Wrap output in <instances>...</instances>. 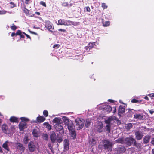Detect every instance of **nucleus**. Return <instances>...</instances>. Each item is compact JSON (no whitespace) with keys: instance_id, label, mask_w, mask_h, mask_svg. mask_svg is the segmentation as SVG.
<instances>
[{"instance_id":"obj_46","label":"nucleus","mask_w":154,"mask_h":154,"mask_svg":"<svg viewBox=\"0 0 154 154\" xmlns=\"http://www.w3.org/2000/svg\"><path fill=\"white\" fill-rule=\"evenodd\" d=\"M24 11L26 15H29V10H28L26 8H25L24 10Z\"/></svg>"},{"instance_id":"obj_45","label":"nucleus","mask_w":154,"mask_h":154,"mask_svg":"<svg viewBox=\"0 0 154 154\" xmlns=\"http://www.w3.org/2000/svg\"><path fill=\"white\" fill-rule=\"evenodd\" d=\"M43 114L45 117H47L48 116V111L46 110H44L43 112Z\"/></svg>"},{"instance_id":"obj_30","label":"nucleus","mask_w":154,"mask_h":154,"mask_svg":"<svg viewBox=\"0 0 154 154\" xmlns=\"http://www.w3.org/2000/svg\"><path fill=\"white\" fill-rule=\"evenodd\" d=\"M125 139L123 138H119L116 140V143H124Z\"/></svg>"},{"instance_id":"obj_47","label":"nucleus","mask_w":154,"mask_h":154,"mask_svg":"<svg viewBox=\"0 0 154 154\" xmlns=\"http://www.w3.org/2000/svg\"><path fill=\"white\" fill-rule=\"evenodd\" d=\"M23 32H22L20 30H18L17 31L16 33V35H20L21 34L23 33Z\"/></svg>"},{"instance_id":"obj_37","label":"nucleus","mask_w":154,"mask_h":154,"mask_svg":"<svg viewBox=\"0 0 154 154\" xmlns=\"http://www.w3.org/2000/svg\"><path fill=\"white\" fill-rule=\"evenodd\" d=\"M133 145L138 149L140 148L141 147V144L140 143H137L136 140L135 142H134Z\"/></svg>"},{"instance_id":"obj_56","label":"nucleus","mask_w":154,"mask_h":154,"mask_svg":"<svg viewBox=\"0 0 154 154\" xmlns=\"http://www.w3.org/2000/svg\"><path fill=\"white\" fill-rule=\"evenodd\" d=\"M150 143L152 145H154V138H153L152 139Z\"/></svg>"},{"instance_id":"obj_5","label":"nucleus","mask_w":154,"mask_h":154,"mask_svg":"<svg viewBox=\"0 0 154 154\" xmlns=\"http://www.w3.org/2000/svg\"><path fill=\"white\" fill-rule=\"evenodd\" d=\"M126 150L125 147L121 145H119L115 149V153L120 154L124 152Z\"/></svg>"},{"instance_id":"obj_22","label":"nucleus","mask_w":154,"mask_h":154,"mask_svg":"<svg viewBox=\"0 0 154 154\" xmlns=\"http://www.w3.org/2000/svg\"><path fill=\"white\" fill-rule=\"evenodd\" d=\"M150 139V136L149 135L145 136L143 139V142L144 143L147 144L149 143Z\"/></svg>"},{"instance_id":"obj_55","label":"nucleus","mask_w":154,"mask_h":154,"mask_svg":"<svg viewBox=\"0 0 154 154\" xmlns=\"http://www.w3.org/2000/svg\"><path fill=\"white\" fill-rule=\"evenodd\" d=\"M23 34H24L25 35H26V36L27 37V38H28L30 39H31V37H30V36L29 35H28V34H26V33H25L24 32H23Z\"/></svg>"},{"instance_id":"obj_17","label":"nucleus","mask_w":154,"mask_h":154,"mask_svg":"<svg viewBox=\"0 0 154 154\" xmlns=\"http://www.w3.org/2000/svg\"><path fill=\"white\" fill-rule=\"evenodd\" d=\"M93 42H90L87 46H86L85 47V51H89L90 49H91L93 47Z\"/></svg>"},{"instance_id":"obj_28","label":"nucleus","mask_w":154,"mask_h":154,"mask_svg":"<svg viewBox=\"0 0 154 154\" xmlns=\"http://www.w3.org/2000/svg\"><path fill=\"white\" fill-rule=\"evenodd\" d=\"M45 118L43 116H40L37 118V121L39 122H42L45 120Z\"/></svg>"},{"instance_id":"obj_54","label":"nucleus","mask_w":154,"mask_h":154,"mask_svg":"<svg viewBox=\"0 0 154 154\" xmlns=\"http://www.w3.org/2000/svg\"><path fill=\"white\" fill-rule=\"evenodd\" d=\"M137 102H138L137 100L136 99H132L131 100V102L132 103H137Z\"/></svg>"},{"instance_id":"obj_60","label":"nucleus","mask_w":154,"mask_h":154,"mask_svg":"<svg viewBox=\"0 0 154 154\" xmlns=\"http://www.w3.org/2000/svg\"><path fill=\"white\" fill-rule=\"evenodd\" d=\"M150 97H154V93H152L149 95Z\"/></svg>"},{"instance_id":"obj_26","label":"nucleus","mask_w":154,"mask_h":154,"mask_svg":"<svg viewBox=\"0 0 154 154\" xmlns=\"http://www.w3.org/2000/svg\"><path fill=\"white\" fill-rule=\"evenodd\" d=\"M17 148L22 152L25 149V148L23 147V145L20 143L18 144Z\"/></svg>"},{"instance_id":"obj_57","label":"nucleus","mask_w":154,"mask_h":154,"mask_svg":"<svg viewBox=\"0 0 154 154\" xmlns=\"http://www.w3.org/2000/svg\"><path fill=\"white\" fill-rule=\"evenodd\" d=\"M10 4L11 5V8H13L15 6V5L14 3L12 2H10Z\"/></svg>"},{"instance_id":"obj_39","label":"nucleus","mask_w":154,"mask_h":154,"mask_svg":"<svg viewBox=\"0 0 154 154\" xmlns=\"http://www.w3.org/2000/svg\"><path fill=\"white\" fill-rule=\"evenodd\" d=\"M42 137L45 140H48V136L47 134H43Z\"/></svg>"},{"instance_id":"obj_42","label":"nucleus","mask_w":154,"mask_h":154,"mask_svg":"<svg viewBox=\"0 0 154 154\" xmlns=\"http://www.w3.org/2000/svg\"><path fill=\"white\" fill-rule=\"evenodd\" d=\"M44 125H46V127L49 130H51V128L50 125L48 123H44Z\"/></svg>"},{"instance_id":"obj_1","label":"nucleus","mask_w":154,"mask_h":154,"mask_svg":"<svg viewBox=\"0 0 154 154\" xmlns=\"http://www.w3.org/2000/svg\"><path fill=\"white\" fill-rule=\"evenodd\" d=\"M84 120L82 118L76 119L75 123L77 129L79 130L82 129L84 126Z\"/></svg>"},{"instance_id":"obj_18","label":"nucleus","mask_w":154,"mask_h":154,"mask_svg":"<svg viewBox=\"0 0 154 154\" xmlns=\"http://www.w3.org/2000/svg\"><path fill=\"white\" fill-rule=\"evenodd\" d=\"M69 142L67 139H65L64 140V149L67 150L69 149Z\"/></svg>"},{"instance_id":"obj_64","label":"nucleus","mask_w":154,"mask_h":154,"mask_svg":"<svg viewBox=\"0 0 154 154\" xmlns=\"http://www.w3.org/2000/svg\"><path fill=\"white\" fill-rule=\"evenodd\" d=\"M144 99H145L146 100H149V98L147 96H146L144 97Z\"/></svg>"},{"instance_id":"obj_24","label":"nucleus","mask_w":154,"mask_h":154,"mask_svg":"<svg viewBox=\"0 0 154 154\" xmlns=\"http://www.w3.org/2000/svg\"><path fill=\"white\" fill-rule=\"evenodd\" d=\"M125 108L124 106H120L119 107L118 110L119 113H123L125 112Z\"/></svg>"},{"instance_id":"obj_53","label":"nucleus","mask_w":154,"mask_h":154,"mask_svg":"<svg viewBox=\"0 0 154 154\" xmlns=\"http://www.w3.org/2000/svg\"><path fill=\"white\" fill-rule=\"evenodd\" d=\"M59 46L60 45L59 44H56L53 46V47L54 48H58L59 47Z\"/></svg>"},{"instance_id":"obj_62","label":"nucleus","mask_w":154,"mask_h":154,"mask_svg":"<svg viewBox=\"0 0 154 154\" xmlns=\"http://www.w3.org/2000/svg\"><path fill=\"white\" fill-rule=\"evenodd\" d=\"M16 35V33H15L14 32H13L11 34V36L12 37H13L14 36V35Z\"/></svg>"},{"instance_id":"obj_10","label":"nucleus","mask_w":154,"mask_h":154,"mask_svg":"<svg viewBox=\"0 0 154 154\" xmlns=\"http://www.w3.org/2000/svg\"><path fill=\"white\" fill-rule=\"evenodd\" d=\"M11 144V142L8 141H6L2 145V147L5 150L9 151V146Z\"/></svg>"},{"instance_id":"obj_12","label":"nucleus","mask_w":154,"mask_h":154,"mask_svg":"<svg viewBox=\"0 0 154 154\" xmlns=\"http://www.w3.org/2000/svg\"><path fill=\"white\" fill-rule=\"evenodd\" d=\"M2 128L3 132L6 134L9 133V131L8 129V126L7 125L5 124L2 125Z\"/></svg>"},{"instance_id":"obj_13","label":"nucleus","mask_w":154,"mask_h":154,"mask_svg":"<svg viewBox=\"0 0 154 154\" xmlns=\"http://www.w3.org/2000/svg\"><path fill=\"white\" fill-rule=\"evenodd\" d=\"M26 123L25 122L21 121L19 124V128L20 131L23 130L26 127Z\"/></svg>"},{"instance_id":"obj_2","label":"nucleus","mask_w":154,"mask_h":154,"mask_svg":"<svg viewBox=\"0 0 154 154\" xmlns=\"http://www.w3.org/2000/svg\"><path fill=\"white\" fill-rule=\"evenodd\" d=\"M103 144L104 148L108 151H111V148L112 146V142H110L109 140H103Z\"/></svg>"},{"instance_id":"obj_44","label":"nucleus","mask_w":154,"mask_h":154,"mask_svg":"<svg viewBox=\"0 0 154 154\" xmlns=\"http://www.w3.org/2000/svg\"><path fill=\"white\" fill-rule=\"evenodd\" d=\"M132 127V125L131 123H129L127 124L126 126V127L127 129H129L131 128Z\"/></svg>"},{"instance_id":"obj_14","label":"nucleus","mask_w":154,"mask_h":154,"mask_svg":"<svg viewBox=\"0 0 154 154\" xmlns=\"http://www.w3.org/2000/svg\"><path fill=\"white\" fill-rule=\"evenodd\" d=\"M57 136L54 132H52L50 135V139L51 142L54 143L56 140Z\"/></svg>"},{"instance_id":"obj_3","label":"nucleus","mask_w":154,"mask_h":154,"mask_svg":"<svg viewBox=\"0 0 154 154\" xmlns=\"http://www.w3.org/2000/svg\"><path fill=\"white\" fill-rule=\"evenodd\" d=\"M58 24L65 26H69L73 25V22L70 20H67L64 19H60L58 20Z\"/></svg>"},{"instance_id":"obj_36","label":"nucleus","mask_w":154,"mask_h":154,"mask_svg":"<svg viewBox=\"0 0 154 154\" xmlns=\"http://www.w3.org/2000/svg\"><path fill=\"white\" fill-rule=\"evenodd\" d=\"M56 140H57V142L59 143L61 142L63 140L62 137L60 136L58 134L57 136Z\"/></svg>"},{"instance_id":"obj_49","label":"nucleus","mask_w":154,"mask_h":154,"mask_svg":"<svg viewBox=\"0 0 154 154\" xmlns=\"http://www.w3.org/2000/svg\"><path fill=\"white\" fill-rule=\"evenodd\" d=\"M7 12V11L5 10L0 11V15L5 14Z\"/></svg>"},{"instance_id":"obj_41","label":"nucleus","mask_w":154,"mask_h":154,"mask_svg":"<svg viewBox=\"0 0 154 154\" xmlns=\"http://www.w3.org/2000/svg\"><path fill=\"white\" fill-rule=\"evenodd\" d=\"M48 146L51 151H53V145H52L50 143H48Z\"/></svg>"},{"instance_id":"obj_6","label":"nucleus","mask_w":154,"mask_h":154,"mask_svg":"<svg viewBox=\"0 0 154 154\" xmlns=\"http://www.w3.org/2000/svg\"><path fill=\"white\" fill-rule=\"evenodd\" d=\"M135 135L136 138L137 140H141L143 136V131H136L135 133Z\"/></svg>"},{"instance_id":"obj_33","label":"nucleus","mask_w":154,"mask_h":154,"mask_svg":"<svg viewBox=\"0 0 154 154\" xmlns=\"http://www.w3.org/2000/svg\"><path fill=\"white\" fill-rule=\"evenodd\" d=\"M29 140V139L28 138V135H25L23 139L24 143L25 144H27Z\"/></svg>"},{"instance_id":"obj_59","label":"nucleus","mask_w":154,"mask_h":154,"mask_svg":"<svg viewBox=\"0 0 154 154\" xmlns=\"http://www.w3.org/2000/svg\"><path fill=\"white\" fill-rule=\"evenodd\" d=\"M58 31H61V32H65L66 31V30L65 29H59Z\"/></svg>"},{"instance_id":"obj_51","label":"nucleus","mask_w":154,"mask_h":154,"mask_svg":"<svg viewBox=\"0 0 154 154\" xmlns=\"http://www.w3.org/2000/svg\"><path fill=\"white\" fill-rule=\"evenodd\" d=\"M85 10H86V11L87 12H89L90 11V8L88 6L85 7Z\"/></svg>"},{"instance_id":"obj_20","label":"nucleus","mask_w":154,"mask_h":154,"mask_svg":"<svg viewBox=\"0 0 154 154\" xmlns=\"http://www.w3.org/2000/svg\"><path fill=\"white\" fill-rule=\"evenodd\" d=\"M57 131H60L63 129V127L60 123L57 125H54Z\"/></svg>"},{"instance_id":"obj_9","label":"nucleus","mask_w":154,"mask_h":154,"mask_svg":"<svg viewBox=\"0 0 154 154\" xmlns=\"http://www.w3.org/2000/svg\"><path fill=\"white\" fill-rule=\"evenodd\" d=\"M28 148L29 151L31 152H34L36 148V147L34 143L32 141H30L28 144Z\"/></svg>"},{"instance_id":"obj_16","label":"nucleus","mask_w":154,"mask_h":154,"mask_svg":"<svg viewBox=\"0 0 154 154\" xmlns=\"http://www.w3.org/2000/svg\"><path fill=\"white\" fill-rule=\"evenodd\" d=\"M126 111H128L127 113V115L128 117H131L132 116V115L134 113V112L135 111L132 109H127Z\"/></svg>"},{"instance_id":"obj_21","label":"nucleus","mask_w":154,"mask_h":154,"mask_svg":"<svg viewBox=\"0 0 154 154\" xmlns=\"http://www.w3.org/2000/svg\"><path fill=\"white\" fill-rule=\"evenodd\" d=\"M61 119L60 117H56L53 121L54 125H57L60 123Z\"/></svg>"},{"instance_id":"obj_11","label":"nucleus","mask_w":154,"mask_h":154,"mask_svg":"<svg viewBox=\"0 0 154 154\" xmlns=\"http://www.w3.org/2000/svg\"><path fill=\"white\" fill-rule=\"evenodd\" d=\"M134 118L137 120H143V115L142 114L136 113L134 115Z\"/></svg>"},{"instance_id":"obj_4","label":"nucleus","mask_w":154,"mask_h":154,"mask_svg":"<svg viewBox=\"0 0 154 154\" xmlns=\"http://www.w3.org/2000/svg\"><path fill=\"white\" fill-rule=\"evenodd\" d=\"M135 142V140L131 137H127L125 138L124 143L128 146H130Z\"/></svg>"},{"instance_id":"obj_7","label":"nucleus","mask_w":154,"mask_h":154,"mask_svg":"<svg viewBox=\"0 0 154 154\" xmlns=\"http://www.w3.org/2000/svg\"><path fill=\"white\" fill-rule=\"evenodd\" d=\"M52 23L49 21H47L45 22V27L48 30L51 32H53L52 30L54 29Z\"/></svg>"},{"instance_id":"obj_63","label":"nucleus","mask_w":154,"mask_h":154,"mask_svg":"<svg viewBox=\"0 0 154 154\" xmlns=\"http://www.w3.org/2000/svg\"><path fill=\"white\" fill-rule=\"evenodd\" d=\"M98 44V42H93L94 45H97Z\"/></svg>"},{"instance_id":"obj_48","label":"nucleus","mask_w":154,"mask_h":154,"mask_svg":"<svg viewBox=\"0 0 154 154\" xmlns=\"http://www.w3.org/2000/svg\"><path fill=\"white\" fill-rule=\"evenodd\" d=\"M62 6L66 7L69 6V5L67 2H64L62 3Z\"/></svg>"},{"instance_id":"obj_25","label":"nucleus","mask_w":154,"mask_h":154,"mask_svg":"<svg viewBox=\"0 0 154 154\" xmlns=\"http://www.w3.org/2000/svg\"><path fill=\"white\" fill-rule=\"evenodd\" d=\"M62 119L65 125H67L68 123L70 122V121L68 118L66 116H63L62 117Z\"/></svg>"},{"instance_id":"obj_52","label":"nucleus","mask_w":154,"mask_h":154,"mask_svg":"<svg viewBox=\"0 0 154 154\" xmlns=\"http://www.w3.org/2000/svg\"><path fill=\"white\" fill-rule=\"evenodd\" d=\"M40 4L41 5L45 7H46V4L43 1H41L40 2Z\"/></svg>"},{"instance_id":"obj_61","label":"nucleus","mask_w":154,"mask_h":154,"mask_svg":"<svg viewBox=\"0 0 154 154\" xmlns=\"http://www.w3.org/2000/svg\"><path fill=\"white\" fill-rule=\"evenodd\" d=\"M20 35L21 38H24L25 37V36L23 34H21Z\"/></svg>"},{"instance_id":"obj_8","label":"nucleus","mask_w":154,"mask_h":154,"mask_svg":"<svg viewBox=\"0 0 154 154\" xmlns=\"http://www.w3.org/2000/svg\"><path fill=\"white\" fill-rule=\"evenodd\" d=\"M100 109H103L105 112H109L112 110L111 107L108 105H103L99 107Z\"/></svg>"},{"instance_id":"obj_35","label":"nucleus","mask_w":154,"mask_h":154,"mask_svg":"<svg viewBox=\"0 0 154 154\" xmlns=\"http://www.w3.org/2000/svg\"><path fill=\"white\" fill-rule=\"evenodd\" d=\"M112 120V118L109 117L105 121V123L107 125H110V122Z\"/></svg>"},{"instance_id":"obj_34","label":"nucleus","mask_w":154,"mask_h":154,"mask_svg":"<svg viewBox=\"0 0 154 154\" xmlns=\"http://www.w3.org/2000/svg\"><path fill=\"white\" fill-rule=\"evenodd\" d=\"M111 125H106V132L107 133H109L110 131Z\"/></svg>"},{"instance_id":"obj_43","label":"nucleus","mask_w":154,"mask_h":154,"mask_svg":"<svg viewBox=\"0 0 154 154\" xmlns=\"http://www.w3.org/2000/svg\"><path fill=\"white\" fill-rule=\"evenodd\" d=\"M101 5L103 9H106L108 7L106 5V4L105 3H102Z\"/></svg>"},{"instance_id":"obj_32","label":"nucleus","mask_w":154,"mask_h":154,"mask_svg":"<svg viewBox=\"0 0 154 154\" xmlns=\"http://www.w3.org/2000/svg\"><path fill=\"white\" fill-rule=\"evenodd\" d=\"M96 143L95 140L94 139L92 138L91 140H90L89 142L90 145L91 146H93L95 145Z\"/></svg>"},{"instance_id":"obj_40","label":"nucleus","mask_w":154,"mask_h":154,"mask_svg":"<svg viewBox=\"0 0 154 154\" xmlns=\"http://www.w3.org/2000/svg\"><path fill=\"white\" fill-rule=\"evenodd\" d=\"M20 119L23 122H26L29 121V119L26 118L24 117H22L20 118Z\"/></svg>"},{"instance_id":"obj_27","label":"nucleus","mask_w":154,"mask_h":154,"mask_svg":"<svg viewBox=\"0 0 154 154\" xmlns=\"http://www.w3.org/2000/svg\"><path fill=\"white\" fill-rule=\"evenodd\" d=\"M70 131L71 137L73 138V139H75L76 136V133L75 129L70 131Z\"/></svg>"},{"instance_id":"obj_50","label":"nucleus","mask_w":154,"mask_h":154,"mask_svg":"<svg viewBox=\"0 0 154 154\" xmlns=\"http://www.w3.org/2000/svg\"><path fill=\"white\" fill-rule=\"evenodd\" d=\"M11 29L13 30H15L17 29L16 26L14 25V24H13V25L11 27Z\"/></svg>"},{"instance_id":"obj_15","label":"nucleus","mask_w":154,"mask_h":154,"mask_svg":"<svg viewBox=\"0 0 154 154\" xmlns=\"http://www.w3.org/2000/svg\"><path fill=\"white\" fill-rule=\"evenodd\" d=\"M96 127L98 132H101L103 131V124L101 122H99L96 125Z\"/></svg>"},{"instance_id":"obj_58","label":"nucleus","mask_w":154,"mask_h":154,"mask_svg":"<svg viewBox=\"0 0 154 154\" xmlns=\"http://www.w3.org/2000/svg\"><path fill=\"white\" fill-rule=\"evenodd\" d=\"M149 112L151 114H152L153 113H154V109H152L149 110Z\"/></svg>"},{"instance_id":"obj_38","label":"nucleus","mask_w":154,"mask_h":154,"mask_svg":"<svg viewBox=\"0 0 154 154\" xmlns=\"http://www.w3.org/2000/svg\"><path fill=\"white\" fill-rule=\"evenodd\" d=\"M110 25L109 21H106L103 22V25L105 27H107L109 26Z\"/></svg>"},{"instance_id":"obj_31","label":"nucleus","mask_w":154,"mask_h":154,"mask_svg":"<svg viewBox=\"0 0 154 154\" xmlns=\"http://www.w3.org/2000/svg\"><path fill=\"white\" fill-rule=\"evenodd\" d=\"M91 121L90 119H87L86 120L85 126L86 128H88L90 125Z\"/></svg>"},{"instance_id":"obj_29","label":"nucleus","mask_w":154,"mask_h":154,"mask_svg":"<svg viewBox=\"0 0 154 154\" xmlns=\"http://www.w3.org/2000/svg\"><path fill=\"white\" fill-rule=\"evenodd\" d=\"M9 120L11 122H18L17 118L14 116L11 117Z\"/></svg>"},{"instance_id":"obj_23","label":"nucleus","mask_w":154,"mask_h":154,"mask_svg":"<svg viewBox=\"0 0 154 154\" xmlns=\"http://www.w3.org/2000/svg\"><path fill=\"white\" fill-rule=\"evenodd\" d=\"M32 134L33 136L35 137H38L39 136V131L36 129H34L33 130Z\"/></svg>"},{"instance_id":"obj_19","label":"nucleus","mask_w":154,"mask_h":154,"mask_svg":"<svg viewBox=\"0 0 154 154\" xmlns=\"http://www.w3.org/2000/svg\"><path fill=\"white\" fill-rule=\"evenodd\" d=\"M69 131L74 129V126L73 123L69 122L67 125H66Z\"/></svg>"}]
</instances>
